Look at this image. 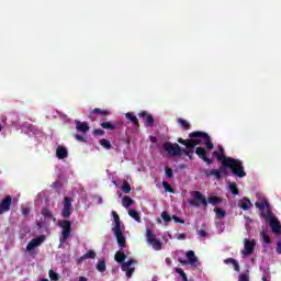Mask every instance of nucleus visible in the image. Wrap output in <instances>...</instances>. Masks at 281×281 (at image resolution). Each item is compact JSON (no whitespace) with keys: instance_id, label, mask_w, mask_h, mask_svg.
I'll return each instance as SVG.
<instances>
[{"instance_id":"23","label":"nucleus","mask_w":281,"mask_h":281,"mask_svg":"<svg viewBox=\"0 0 281 281\" xmlns=\"http://www.w3.org/2000/svg\"><path fill=\"white\" fill-rule=\"evenodd\" d=\"M67 148L63 147V146H58L56 149V157L57 159H67Z\"/></svg>"},{"instance_id":"61","label":"nucleus","mask_w":281,"mask_h":281,"mask_svg":"<svg viewBox=\"0 0 281 281\" xmlns=\"http://www.w3.org/2000/svg\"><path fill=\"white\" fill-rule=\"evenodd\" d=\"M262 281H269V280H267V277H262Z\"/></svg>"},{"instance_id":"34","label":"nucleus","mask_w":281,"mask_h":281,"mask_svg":"<svg viewBox=\"0 0 281 281\" xmlns=\"http://www.w3.org/2000/svg\"><path fill=\"white\" fill-rule=\"evenodd\" d=\"M228 188L234 196H238V194H240V191H238V186H236V183H231Z\"/></svg>"},{"instance_id":"24","label":"nucleus","mask_w":281,"mask_h":281,"mask_svg":"<svg viewBox=\"0 0 281 281\" xmlns=\"http://www.w3.org/2000/svg\"><path fill=\"white\" fill-rule=\"evenodd\" d=\"M187 258H188L190 265H192V267H194V265H196V262H199V258H196V255H194V250L187 251Z\"/></svg>"},{"instance_id":"29","label":"nucleus","mask_w":281,"mask_h":281,"mask_svg":"<svg viewBox=\"0 0 281 281\" xmlns=\"http://www.w3.org/2000/svg\"><path fill=\"white\" fill-rule=\"evenodd\" d=\"M97 270H98L100 273H104V271H106V261H104V260H99L98 263H97Z\"/></svg>"},{"instance_id":"35","label":"nucleus","mask_w":281,"mask_h":281,"mask_svg":"<svg viewBox=\"0 0 281 281\" xmlns=\"http://www.w3.org/2000/svg\"><path fill=\"white\" fill-rule=\"evenodd\" d=\"M162 188L165 189V192H170L171 194H175V189L172 188V186H170V183L164 181Z\"/></svg>"},{"instance_id":"8","label":"nucleus","mask_w":281,"mask_h":281,"mask_svg":"<svg viewBox=\"0 0 281 281\" xmlns=\"http://www.w3.org/2000/svg\"><path fill=\"white\" fill-rule=\"evenodd\" d=\"M74 199L69 196H65L63 201V210H61V216L63 218H70L71 214L74 212Z\"/></svg>"},{"instance_id":"28","label":"nucleus","mask_w":281,"mask_h":281,"mask_svg":"<svg viewBox=\"0 0 281 281\" xmlns=\"http://www.w3.org/2000/svg\"><path fill=\"white\" fill-rule=\"evenodd\" d=\"M128 215L131 216V218H134V221H136L137 223H142V217H139V213L136 210H130Z\"/></svg>"},{"instance_id":"3","label":"nucleus","mask_w":281,"mask_h":281,"mask_svg":"<svg viewBox=\"0 0 281 281\" xmlns=\"http://www.w3.org/2000/svg\"><path fill=\"white\" fill-rule=\"evenodd\" d=\"M192 196L193 199H191L189 203L193 207H200L201 205L203 207H207V203H210L211 205H220V203H223V200L216 195L209 196L207 199H205L201 191H193Z\"/></svg>"},{"instance_id":"39","label":"nucleus","mask_w":281,"mask_h":281,"mask_svg":"<svg viewBox=\"0 0 281 281\" xmlns=\"http://www.w3.org/2000/svg\"><path fill=\"white\" fill-rule=\"evenodd\" d=\"M85 258H86V260L87 259H91V260H94V258H95V251L94 250H89L87 254H85Z\"/></svg>"},{"instance_id":"6","label":"nucleus","mask_w":281,"mask_h":281,"mask_svg":"<svg viewBox=\"0 0 281 281\" xmlns=\"http://www.w3.org/2000/svg\"><path fill=\"white\" fill-rule=\"evenodd\" d=\"M57 225L59 227H61V237H60V241L61 243H67V240L69 239V237L71 236V222L68 220H64V221H59L57 223Z\"/></svg>"},{"instance_id":"59","label":"nucleus","mask_w":281,"mask_h":281,"mask_svg":"<svg viewBox=\"0 0 281 281\" xmlns=\"http://www.w3.org/2000/svg\"><path fill=\"white\" fill-rule=\"evenodd\" d=\"M37 227H43V222H36Z\"/></svg>"},{"instance_id":"1","label":"nucleus","mask_w":281,"mask_h":281,"mask_svg":"<svg viewBox=\"0 0 281 281\" xmlns=\"http://www.w3.org/2000/svg\"><path fill=\"white\" fill-rule=\"evenodd\" d=\"M213 156L222 162L223 168L220 172L223 175H227V170L229 169L232 170V173L239 179L247 177V172L245 171V167L240 160L226 157L225 155L218 154V151H213Z\"/></svg>"},{"instance_id":"16","label":"nucleus","mask_w":281,"mask_h":281,"mask_svg":"<svg viewBox=\"0 0 281 281\" xmlns=\"http://www.w3.org/2000/svg\"><path fill=\"white\" fill-rule=\"evenodd\" d=\"M112 216L114 218V227H112V232H117L122 229V221L120 220V215L117 212L112 211Z\"/></svg>"},{"instance_id":"58","label":"nucleus","mask_w":281,"mask_h":281,"mask_svg":"<svg viewBox=\"0 0 281 281\" xmlns=\"http://www.w3.org/2000/svg\"><path fill=\"white\" fill-rule=\"evenodd\" d=\"M78 281H88V279L86 277H79Z\"/></svg>"},{"instance_id":"56","label":"nucleus","mask_w":281,"mask_h":281,"mask_svg":"<svg viewBox=\"0 0 281 281\" xmlns=\"http://www.w3.org/2000/svg\"><path fill=\"white\" fill-rule=\"evenodd\" d=\"M83 260H87V257H85V255L78 259V262H83Z\"/></svg>"},{"instance_id":"32","label":"nucleus","mask_w":281,"mask_h":281,"mask_svg":"<svg viewBox=\"0 0 281 281\" xmlns=\"http://www.w3.org/2000/svg\"><path fill=\"white\" fill-rule=\"evenodd\" d=\"M149 245H151L155 251H160L161 249V241L159 239H153Z\"/></svg>"},{"instance_id":"55","label":"nucleus","mask_w":281,"mask_h":281,"mask_svg":"<svg viewBox=\"0 0 281 281\" xmlns=\"http://www.w3.org/2000/svg\"><path fill=\"white\" fill-rule=\"evenodd\" d=\"M179 262H180L181 265H189V263H190V261H188V260H186V259H179Z\"/></svg>"},{"instance_id":"36","label":"nucleus","mask_w":281,"mask_h":281,"mask_svg":"<svg viewBox=\"0 0 281 281\" xmlns=\"http://www.w3.org/2000/svg\"><path fill=\"white\" fill-rule=\"evenodd\" d=\"M146 238H147V243H151V240H156L157 238L155 237V233H153V231L147 229L146 231Z\"/></svg>"},{"instance_id":"45","label":"nucleus","mask_w":281,"mask_h":281,"mask_svg":"<svg viewBox=\"0 0 281 281\" xmlns=\"http://www.w3.org/2000/svg\"><path fill=\"white\" fill-rule=\"evenodd\" d=\"M172 220L175 221V223H181V224L186 223L184 220H182L181 217H179V216H177V215H173V216H172Z\"/></svg>"},{"instance_id":"17","label":"nucleus","mask_w":281,"mask_h":281,"mask_svg":"<svg viewBox=\"0 0 281 281\" xmlns=\"http://www.w3.org/2000/svg\"><path fill=\"white\" fill-rule=\"evenodd\" d=\"M100 126L105 131H115L116 126H122V122H116L115 124H113V122L108 121V122H102Z\"/></svg>"},{"instance_id":"10","label":"nucleus","mask_w":281,"mask_h":281,"mask_svg":"<svg viewBox=\"0 0 281 281\" xmlns=\"http://www.w3.org/2000/svg\"><path fill=\"white\" fill-rule=\"evenodd\" d=\"M45 243V235H40L35 238H33L27 245H26V251H34L36 247H41L42 244Z\"/></svg>"},{"instance_id":"48","label":"nucleus","mask_w":281,"mask_h":281,"mask_svg":"<svg viewBox=\"0 0 281 281\" xmlns=\"http://www.w3.org/2000/svg\"><path fill=\"white\" fill-rule=\"evenodd\" d=\"M75 138L77 142H85V136L80 135V134H76Z\"/></svg>"},{"instance_id":"41","label":"nucleus","mask_w":281,"mask_h":281,"mask_svg":"<svg viewBox=\"0 0 281 281\" xmlns=\"http://www.w3.org/2000/svg\"><path fill=\"white\" fill-rule=\"evenodd\" d=\"M261 236L263 238V243H266L267 245H270L271 237H269V235H267L265 232L261 233Z\"/></svg>"},{"instance_id":"51","label":"nucleus","mask_w":281,"mask_h":281,"mask_svg":"<svg viewBox=\"0 0 281 281\" xmlns=\"http://www.w3.org/2000/svg\"><path fill=\"white\" fill-rule=\"evenodd\" d=\"M215 153H218V155H224L225 154V148H223V146H220L218 150L215 151Z\"/></svg>"},{"instance_id":"27","label":"nucleus","mask_w":281,"mask_h":281,"mask_svg":"<svg viewBox=\"0 0 281 281\" xmlns=\"http://www.w3.org/2000/svg\"><path fill=\"white\" fill-rule=\"evenodd\" d=\"M99 144H100V146L105 148V150H111L113 148V145H111V140H109L106 138L100 139Z\"/></svg>"},{"instance_id":"47","label":"nucleus","mask_w":281,"mask_h":281,"mask_svg":"<svg viewBox=\"0 0 281 281\" xmlns=\"http://www.w3.org/2000/svg\"><path fill=\"white\" fill-rule=\"evenodd\" d=\"M238 281H249V276L241 273V274H239Z\"/></svg>"},{"instance_id":"42","label":"nucleus","mask_w":281,"mask_h":281,"mask_svg":"<svg viewBox=\"0 0 281 281\" xmlns=\"http://www.w3.org/2000/svg\"><path fill=\"white\" fill-rule=\"evenodd\" d=\"M165 175H166L167 179H172V177H173V171H172V169L166 168V169H165Z\"/></svg>"},{"instance_id":"46","label":"nucleus","mask_w":281,"mask_h":281,"mask_svg":"<svg viewBox=\"0 0 281 281\" xmlns=\"http://www.w3.org/2000/svg\"><path fill=\"white\" fill-rule=\"evenodd\" d=\"M176 273H178L181 278H184L187 274L181 268H176Z\"/></svg>"},{"instance_id":"22","label":"nucleus","mask_w":281,"mask_h":281,"mask_svg":"<svg viewBox=\"0 0 281 281\" xmlns=\"http://www.w3.org/2000/svg\"><path fill=\"white\" fill-rule=\"evenodd\" d=\"M224 265H232L234 268V271H237V273H239L240 271V265L238 263V261L234 258H226L224 260Z\"/></svg>"},{"instance_id":"26","label":"nucleus","mask_w":281,"mask_h":281,"mask_svg":"<svg viewBox=\"0 0 281 281\" xmlns=\"http://www.w3.org/2000/svg\"><path fill=\"white\" fill-rule=\"evenodd\" d=\"M177 123L180 124V126L184 130V131H190V128H192V125L190 124V122L183 120V119H178Z\"/></svg>"},{"instance_id":"38","label":"nucleus","mask_w":281,"mask_h":281,"mask_svg":"<svg viewBox=\"0 0 281 281\" xmlns=\"http://www.w3.org/2000/svg\"><path fill=\"white\" fill-rule=\"evenodd\" d=\"M160 216H161L162 221H165V223H170V221H172V217L166 211L162 212Z\"/></svg>"},{"instance_id":"11","label":"nucleus","mask_w":281,"mask_h":281,"mask_svg":"<svg viewBox=\"0 0 281 281\" xmlns=\"http://www.w3.org/2000/svg\"><path fill=\"white\" fill-rule=\"evenodd\" d=\"M254 249H256V241L244 239V249L241 250L243 256H251L254 254Z\"/></svg>"},{"instance_id":"19","label":"nucleus","mask_w":281,"mask_h":281,"mask_svg":"<svg viewBox=\"0 0 281 281\" xmlns=\"http://www.w3.org/2000/svg\"><path fill=\"white\" fill-rule=\"evenodd\" d=\"M252 206L254 204L248 198H243L241 200L238 201V207H240V210H244L245 212H247V210H249V207Z\"/></svg>"},{"instance_id":"40","label":"nucleus","mask_w":281,"mask_h":281,"mask_svg":"<svg viewBox=\"0 0 281 281\" xmlns=\"http://www.w3.org/2000/svg\"><path fill=\"white\" fill-rule=\"evenodd\" d=\"M48 276L50 280L58 281V273H56L54 270H49Z\"/></svg>"},{"instance_id":"54","label":"nucleus","mask_w":281,"mask_h":281,"mask_svg":"<svg viewBox=\"0 0 281 281\" xmlns=\"http://www.w3.org/2000/svg\"><path fill=\"white\" fill-rule=\"evenodd\" d=\"M22 214H23L24 216H27V214H30V209H29V207L23 209V210H22Z\"/></svg>"},{"instance_id":"4","label":"nucleus","mask_w":281,"mask_h":281,"mask_svg":"<svg viewBox=\"0 0 281 281\" xmlns=\"http://www.w3.org/2000/svg\"><path fill=\"white\" fill-rule=\"evenodd\" d=\"M114 260L115 262H119V265H122L121 269L126 273V278H133V273H135V267L131 266L137 263L135 259H130L128 261L124 262V260H126V254L122 251H116L114 255Z\"/></svg>"},{"instance_id":"52","label":"nucleus","mask_w":281,"mask_h":281,"mask_svg":"<svg viewBox=\"0 0 281 281\" xmlns=\"http://www.w3.org/2000/svg\"><path fill=\"white\" fill-rule=\"evenodd\" d=\"M186 233H181L178 235V240H186Z\"/></svg>"},{"instance_id":"30","label":"nucleus","mask_w":281,"mask_h":281,"mask_svg":"<svg viewBox=\"0 0 281 281\" xmlns=\"http://www.w3.org/2000/svg\"><path fill=\"white\" fill-rule=\"evenodd\" d=\"M121 190L122 192H124V194H130L131 193V184L128 183V181L124 180L123 184L121 186Z\"/></svg>"},{"instance_id":"5","label":"nucleus","mask_w":281,"mask_h":281,"mask_svg":"<svg viewBox=\"0 0 281 281\" xmlns=\"http://www.w3.org/2000/svg\"><path fill=\"white\" fill-rule=\"evenodd\" d=\"M190 139H193V146H200L201 139L204 140V144L207 150H212L214 148V144H212V138L205 132H192L189 134Z\"/></svg>"},{"instance_id":"7","label":"nucleus","mask_w":281,"mask_h":281,"mask_svg":"<svg viewBox=\"0 0 281 281\" xmlns=\"http://www.w3.org/2000/svg\"><path fill=\"white\" fill-rule=\"evenodd\" d=\"M162 149L168 153L170 157H181V146L179 144L171 142H165L162 144Z\"/></svg>"},{"instance_id":"20","label":"nucleus","mask_w":281,"mask_h":281,"mask_svg":"<svg viewBox=\"0 0 281 281\" xmlns=\"http://www.w3.org/2000/svg\"><path fill=\"white\" fill-rule=\"evenodd\" d=\"M42 216L46 220V221H54L56 222V217H54V213H52V210H49V206H44L42 209Z\"/></svg>"},{"instance_id":"18","label":"nucleus","mask_w":281,"mask_h":281,"mask_svg":"<svg viewBox=\"0 0 281 281\" xmlns=\"http://www.w3.org/2000/svg\"><path fill=\"white\" fill-rule=\"evenodd\" d=\"M204 175L206 177H215L216 181H221V179H223V175L221 173V171L218 169H206L204 171Z\"/></svg>"},{"instance_id":"53","label":"nucleus","mask_w":281,"mask_h":281,"mask_svg":"<svg viewBox=\"0 0 281 281\" xmlns=\"http://www.w3.org/2000/svg\"><path fill=\"white\" fill-rule=\"evenodd\" d=\"M277 254L281 256V241L277 243Z\"/></svg>"},{"instance_id":"15","label":"nucleus","mask_w":281,"mask_h":281,"mask_svg":"<svg viewBox=\"0 0 281 281\" xmlns=\"http://www.w3.org/2000/svg\"><path fill=\"white\" fill-rule=\"evenodd\" d=\"M138 117H145L146 126H155V117L153 114H148V112L143 111L138 113Z\"/></svg>"},{"instance_id":"31","label":"nucleus","mask_w":281,"mask_h":281,"mask_svg":"<svg viewBox=\"0 0 281 281\" xmlns=\"http://www.w3.org/2000/svg\"><path fill=\"white\" fill-rule=\"evenodd\" d=\"M92 113H98L99 115H101L102 117H106L108 115H111V112H109L108 110H102L100 108H95Z\"/></svg>"},{"instance_id":"12","label":"nucleus","mask_w":281,"mask_h":281,"mask_svg":"<svg viewBox=\"0 0 281 281\" xmlns=\"http://www.w3.org/2000/svg\"><path fill=\"white\" fill-rule=\"evenodd\" d=\"M12 206V196L7 195L0 203V215L5 214V212H10V207Z\"/></svg>"},{"instance_id":"43","label":"nucleus","mask_w":281,"mask_h":281,"mask_svg":"<svg viewBox=\"0 0 281 281\" xmlns=\"http://www.w3.org/2000/svg\"><path fill=\"white\" fill-rule=\"evenodd\" d=\"M184 155L189 157V159H192V155H194V149L187 148V150H184Z\"/></svg>"},{"instance_id":"14","label":"nucleus","mask_w":281,"mask_h":281,"mask_svg":"<svg viewBox=\"0 0 281 281\" xmlns=\"http://www.w3.org/2000/svg\"><path fill=\"white\" fill-rule=\"evenodd\" d=\"M75 124H76L77 133H83V135H86V133H89V131L91 128L89 126V123H87V122H81V121L76 120Z\"/></svg>"},{"instance_id":"60","label":"nucleus","mask_w":281,"mask_h":281,"mask_svg":"<svg viewBox=\"0 0 281 281\" xmlns=\"http://www.w3.org/2000/svg\"><path fill=\"white\" fill-rule=\"evenodd\" d=\"M1 131H3V125H1V123H0V133H1Z\"/></svg>"},{"instance_id":"2","label":"nucleus","mask_w":281,"mask_h":281,"mask_svg":"<svg viewBox=\"0 0 281 281\" xmlns=\"http://www.w3.org/2000/svg\"><path fill=\"white\" fill-rule=\"evenodd\" d=\"M255 207L259 209V216L261 218H266V221H270V227L277 236L281 234V225L278 218L273 216L271 213V204L267 199L261 200L260 202L255 203Z\"/></svg>"},{"instance_id":"49","label":"nucleus","mask_w":281,"mask_h":281,"mask_svg":"<svg viewBox=\"0 0 281 281\" xmlns=\"http://www.w3.org/2000/svg\"><path fill=\"white\" fill-rule=\"evenodd\" d=\"M93 135H100V136H102V135H104V130H94V131H93Z\"/></svg>"},{"instance_id":"21","label":"nucleus","mask_w":281,"mask_h":281,"mask_svg":"<svg viewBox=\"0 0 281 281\" xmlns=\"http://www.w3.org/2000/svg\"><path fill=\"white\" fill-rule=\"evenodd\" d=\"M178 143L182 144V146H186V148H191L193 150H194V148H196V145H194L193 138H188V139L178 138Z\"/></svg>"},{"instance_id":"44","label":"nucleus","mask_w":281,"mask_h":281,"mask_svg":"<svg viewBox=\"0 0 281 281\" xmlns=\"http://www.w3.org/2000/svg\"><path fill=\"white\" fill-rule=\"evenodd\" d=\"M54 190H58L60 188H63V183L59 181H55L53 182V184L50 186Z\"/></svg>"},{"instance_id":"50","label":"nucleus","mask_w":281,"mask_h":281,"mask_svg":"<svg viewBox=\"0 0 281 281\" xmlns=\"http://www.w3.org/2000/svg\"><path fill=\"white\" fill-rule=\"evenodd\" d=\"M199 236H202L203 238H205V236H207V232H205V229H200Z\"/></svg>"},{"instance_id":"25","label":"nucleus","mask_w":281,"mask_h":281,"mask_svg":"<svg viewBox=\"0 0 281 281\" xmlns=\"http://www.w3.org/2000/svg\"><path fill=\"white\" fill-rule=\"evenodd\" d=\"M125 117H126V120L132 122V124H134V126H137V127L139 126V120H137V116H135V114H133L132 112L125 113Z\"/></svg>"},{"instance_id":"57","label":"nucleus","mask_w":281,"mask_h":281,"mask_svg":"<svg viewBox=\"0 0 281 281\" xmlns=\"http://www.w3.org/2000/svg\"><path fill=\"white\" fill-rule=\"evenodd\" d=\"M186 150H188V147L187 148H181V156L186 155Z\"/></svg>"},{"instance_id":"37","label":"nucleus","mask_w":281,"mask_h":281,"mask_svg":"<svg viewBox=\"0 0 281 281\" xmlns=\"http://www.w3.org/2000/svg\"><path fill=\"white\" fill-rule=\"evenodd\" d=\"M214 212L216 214V217L220 220L223 218L226 214L225 210H223V209H214Z\"/></svg>"},{"instance_id":"13","label":"nucleus","mask_w":281,"mask_h":281,"mask_svg":"<svg viewBox=\"0 0 281 281\" xmlns=\"http://www.w3.org/2000/svg\"><path fill=\"white\" fill-rule=\"evenodd\" d=\"M114 236L116 237L117 245L120 249H124L126 247V236L121 231H112Z\"/></svg>"},{"instance_id":"33","label":"nucleus","mask_w":281,"mask_h":281,"mask_svg":"<svg viewBox=\"0 0 281 281\" xmlns=\"http://www.w3.org/2000/svg\"><path fill=\"white\" fill-rule=\"evenodd\" d=\"M122 203H123V207H131V205H133L135 201H133V199H131L130 196H124L122 200Z\"/></svg>"},{"instance_id":"9","label":"nucleus","mask_w":281,"mask_h":281,"mask_svg":"<svg viewBox=\"0 0 281 281\" xmlns=\"http://www.w3.org/2000/svg\"><path fill=\"white\" fill-rule=\"evenodd\" d=\"M195 155H198V157H200V159H202V161L207 166H212L214 164V160L210 158V153H207L204 147H198L195 149Z\"/></svg>"},{"instance_id":"62","label":"nucleus","mask_w":281,"mask_h":281,"mask_svg":"<svg viewBox=\"0 0 281 281\" xmlns=\"http://www.w3.org/2000/svg\"><path fill=\"white\" fill-rule=\"evenodd\" d=\"M41 281H49V280H47V279H42Z\"/></svg>"}]
</instances>
